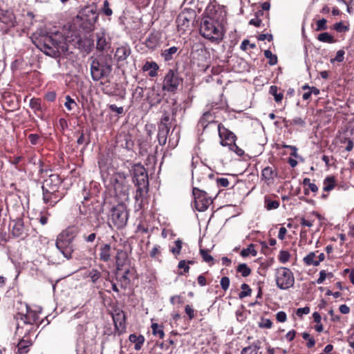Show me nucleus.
<instances>
[{
	"instance_id": "nucleus-1",
	"label": "nucleus",
	"mask_w": 354,
	"mask_h": 354,
	"mask_svg": "<svg viewBox=\"0 0 354 354\" xmlns=\"http://www.w3.org/2000/svg\"><path fill=\"white\" fill-rule=\"evenodd\" d=\"M40 49L48 56L59 57L68 50L66 39L58 32L46 35L40 41Z\"/></svg>"
},
{
	"instance_id": "nucleus-2",
	"label": "nucleus",
	"mask_w": 354,
	"mask_h": 354,
	"mask_svg": "<svg viewBox=\"0 0 354 354\" xmlns=\"http://www.w3.org/2000/svg\"><path fill=\"white\" fill-rule=\"evenodd\" d=\"M77 234V228L68 227L63 230L56 240L55 245L66 259H71L75 250L73 241Z\"/></svg>"
},
{
	"instance_id": "nucleus-3",
	"label": "nucleus",
	"mask_w": 354,
	"mask_h": 354,
	"mask_svg": "<svg viewBox=\"0 0 354 354\" xmlns=\"http://www.w3.org/2000/svg\"><path fill=\"white\" fill-rule=\"evenodd\" d=\"M113 59L110 55H102L94 59L91 64V73L93 80H102L111 73L112 71Z\"/></svg>"
},
{
	"instance_id": "nucleus-4",
	"label": "nucleus",
	"mask_w": 354,
	"mask_h": 354,
	"mask_svg": "<svg viewBox=\"0 0 354 354\" xmlns=\"http://www.w3.org/2000/svg\"><path fill=\"white\" fill-rule=\"evenodd\" d=\"M201 35L211 41H219L223 39V28L219 23L209 17L202 19L200 27Z\"/></svg>"
},
{
	"instance_id": "nucleus-5",
	"label": "nucleus",
	"mask_w": 354,
	"mask_h": 354,
	"mask_svg": "<svg viewBox=\"0 0 354 354\" xmlns=\"http://www.w3.org/2000/svg\"><path fill=\"white\" fill-rule=\"evenodd\" d=\"M111 186L113 187L115 196L122 201L129 199V184L124 173H115L110 179Z\"/></svg>"
},
{
	"instance_id": "nucleus-6",
	"label": "nucleus",
	"mask_w": 354,
	"mask_h": 354,
	"mask_svg": "<svg viewBox=\"0 0 354 354\" xmlns=\"http://www.w3.org/2000/svg\"><path fill=\"white\" fill-rule=\"evenodd\" d=\"M276 283L281 290H287L293 286L295 278L292 272L287 268H280L276 271Z\"/></svg>"
},
{
	"instance_id": "nucleus-7",
	"label": "nucleus",
	"mask_w": 354,
	"mask_h": 354,
	"mask_svg": "<svg viewBox=\"0 0 354 354\" xmlns=\"http://www.w3.org/2000/svg\"><path fill=\"white\" fill-rule=\"evenodd\" d=\"M133 178L138 186L137 194L136 198L138 199V193H141L143 188L148 186V175L145 168L141 165H136L134 166L133 169Z\"/></svg>"
},
{
	"instance_id": "nucleus-8",
	"label": "nucleus",
	"mask_w": 354,
	"mask_h": 354,
	"mask_svg": "<svg viewBox=\"0 0 354 354\" xmlns=\"http://www.w3.org/2000/svg\"><path fill=\"white\" fill-rule=\"evenodd\" d=\"M192 194L194 198V206L198 212L205 211L212 203L210 198L207 196L205 192L194 187Z\"/></svg>"
},
{
	"instance_id": "nucleus-9",
	"label": "nucleus",
	"mask_w": 354,
	"mask_h": 354,
	"mask_svg": "<svg viewBox=\"0 0 354 354\" xmlns=\"http://www.w3.org/2000/svg\"><path fill=\"white\" fill-rule=\"evenodd\" d=\"M111 218L115 226L118 228L126 225L128 216L125 207L123 205H118L112 209Z\"/></svg>"
},
{
	"instance_id": "nucleus-10",
	"label": "nucleus",
	"mask_w": 354,
	"mask_h": 354,
	"mask_svg": "<svg viewBox=\"0 0 354 354\" xmlns=\"http://www.w3.org/2000/svg\"><path fill=\"white\" fill-rule=\"evenodd\" d=\"M61 183V179L57 174H51L46 178L42 185L43 194H53L58 191L59 186ZM47 199V198L46 197Z\"/></svg>"
},
{
	"instance_id": "nucleus-11",
	"label": "nucleus",
	"mask_w": 354,
	"mask_h": 354,
	"mask_svg": "<svg viewBox=\"0 0 354 354\" xmlns=\"http://www.w3.org/2000/svg\"><path fill=\"white\" fill-rule=\"evenodd\" d=\"M219 124L214 120V116L210 111H206L200 118L198 123V130L205 131L208 128L216 131Z\"/></svg>"
},
{
	"instance_id": "nucleus-12",
	"label": "nucleus",
	"mask_w": 354,
	"mask_h": 354,
	"mask_svg": "<svg viewBox=\"0 0 354 354\" xmlns=\"http://www.w3.org/2000/svg\"><path fill=\"white\" fill-rule=\"evenodd\" d=\"M216 130L218 131L221 139L220 143L222 146L229 147L236 141V136L234 133L226 129L221 124H219Z\"/></svg>"
},
{
	"instance_id": "nucleus-13",
	"label": "nucleus",
	"mask_w": 354,
	"mask_h": 354,
	"mask_svg": "<svg viewBox=\"0 0 354 354\" xmlns=\"http://www.w3.org/2000/svg\"><path fill=\"white\" fill-rule=\"evenodd\" d=\"M183 80L177 72L170 69L165 77L162 88H176L182 83Z\"/></svg>"
},
{
	"instance_id": "nucleus-14",
	"label": "nucleus",
	"mask_w": 354,
	"mask_h": 354,
	"mask_svg": "<svg viewBox=\"0 0 354 354\" xmlns=\"http://www.w3.org/2000/svg\"><path fill=\"white\" fill-rule=\"evenodd\" d=\"M160 34L158 32H152L151 33L147 39L145 41L146 46L149 49H154L156 48L159 44L160 41Z\"/></svg>"
},
{
	"instance_id": "nucleus-15",
	"label": "nucleus",
	"mask_w": 354,
	"mask_h": 354,
	"mask_svg": "<svg viewBox=\"0 0 354 354\" xmlns=\"http://www.w3.org/2000/svg\"><path fill=\"white\" fill-rule=\"evenodd\" d=\"M178 55V48L176 46L170 47L168 49L162 50L160 56L165 62L173 60Z\"/></svg>"
},
{
	"instance_id": "nucleus-16",
	"label": "nucleus",
	"mask_w": 354,
	"mask_h": 354,
	"mask_svg": "<svg viewBox=\"0 0 354 354\" xmlns=\"http://www.w3.org/2000/svg\"><path fill=\"white\" fill-rule=\"evenodd\" d=\"M131 54V48L128 46L118 47L115 53V57L118 62L125 60Z\"/></svg>"
},
{
	"instance_id": "nucleus-17",
	"label": "nucleus",
	"mask_w": 354,
	"mask_h": 354,
	"mask_svg": "<svg viewBox=\"0 0 354 354\" xmlns=\"http://www.w3.org/2000/svg\"><path fill=\"white\" fill-rule=\"evenodd\" d=\"M159 66L155 62H146L142 66L143 71L148 72L150 77H153L158 75Z\"/></svg>"
},
{
	"instance_id": "nucleus-18",
	"label": "nucleus",
	"mask_w": 354,
	"mask_h": 354,
	"mask_svg": "<svg viewBox=\"0 0 354 354\" xmlns=\"http://www.w3.org/2000/svg\"><path fill=\"white\" fill-rule=\"evenodd\" d=\"M46 193L43 194V200L45 203L49 204L51 206H54L56 203H57L62 198V196L59 194V192H55L53 194H46Z\"/></svg>"
},
{
	"instance_id": "nucleus-19",
	"label": "nucleus",
	"mask_w": 354,
	"mask_h": 354,
	"mask_svg": "<svg viewBox=\"0 0 354 354\" xmlns=\"http://www.w3.org/2000/svg\"><path fill=\"white\" fill-rule=\"evenodd\" d=\"M13 225L12 227V234L16 237H19L24 234V223L21 219L13 221Z\"/></svg>"
},
{
	"instance_id": "nucleus-20",
	"label": "nucleus",
	"mask_w": 354,
	"mask_h": 354,
	"mask_svg": "<svg viewBox=\"0 0 354 354\" xmlns=\"http://www.w3.org/2000/svg\"><path fill=\"white\" fill-rule=\"evenodd\" d=\"M113 319L115 328L119 330H122L125 328V316L123 313H119L113 315Z\"/></svg>"
},
{
	"instance_id": "nucleus-21",
	"label": "nucleus",
	"mask_w": 354,
	"mask_h": 354,
	"mask_svg": "<svg viewBox=\"0 0 354 354\" xmlns=\"http://www.w3.org/2000/svg\"><path fill=\"white\" fill-rule=\"evenodd\" d=\"M261 341L258 339L252 345L244 348L241 351V354H258V351L261 348Z\"/></svg>"
},
{
	"instance_id": "nucleus-22",
	"label": "nucleus",
	"mask_w": 354,
	"mask_h": 354,
	"mask_svg": "<svg viewBox=\"0 0 354 354\" xmlns=\"http://www.w3.org/2000/svg\"><path fill=\"white\" fill-rule=\"evenodd\" d=\"M261 175L263 178L265 179L268 183H270L272 182L277 176V173L272 167H266L262 170Z\"/></svg>"
},
{
	"instance_id": "nucleus-23",
	"label": "nucleus",
	"mask_w": 354,
	"mask_h": 354,
	"mask_svg": "<svg viewBox=\"0 0 354 354\" xmlns=\"http://www.w3.org/2000/svg\"><path fill=\"white\" fill-rule=\"evenodd\" d=\"M147 93V100L151 105L156 104L160 102L161 96L157 93V90H148Z\"/></svg>"
},
{
	"instance_id": "nucleus-24",
	"label": "nucleus",
	"mask_w": 354,
	"mask_h": 354,
	"mask_svg": "<svg viewBox=\"0 0 354 354\" xmlns=\"http://www.w3.org/2000/svg\"><path fill=\"white\" fill-rule=\"evenodd\" d=\"M111 245L109 244H105L100 248V259L106 262L111 259Z\"/></svg>"
},
{
	"instance_id": "nucleus-25",
	"label": "nucleus",
	"mask_w": 354,
	"mask_h": 354,
	"mask_svg": "<svg viewBox=\"0 0 354 354\" xmlns=\"http://www.w3.org/2000/svg\"><path fill=\"white\" fill-rule=\"evenodd\" d=\"M169 127H158V140L160 145H165L167 142Z\"/></svg>"
},
{
	"instance_id": "nucleus-26",
	"label": "nucleus",
	"mask_w": 354,
	"mask_h": 354,
	"mask_svg": "<svg viewBox=\"0 0 354 354\" xmlns=\"http://www.w3.org/2000/svg\"><path fill=\"white\" fill-rule=\"evenodd\" d=\"M129 339L131 342L135 344L134 348L136 351H138L141 348L142 345L145 342V337L141 335L138 336L135 334H131Z\"/></svg>"
},
{
	"instance_id": "nucleus-27",
	"label": "nucleus",
	"mask_w": 354,
	"mask_h": 354,
	"mask_svg": "<svg viewBox=\"0 0 354 354\" xmlns=\"http://www.w3.org/2000/svg\"><path fill=\"white\" fill-rule=\"evenodd\" d=\"M189 19L185 13L180 14L176 19L178 26L184 30L185 28L189 27Z\"/></svg>"
},
{
	"instance_id": "nucleus-28",
	"label": "nucleus",
	"mask_w": 354,
	"mask_h": 354,
	"mask_svg": "<svg viewBox=\"0 0 354 354\" xmlns=\"http://www.w3.org/2000/svg\"><path fill=\"white\" fill-rule=\"evenodd\" d=\"M77 142L79 145H84L86 147L90 143V134L88 132L84 133L82 131L77 138Z\"/></svg>"
},
{
	"instance_id": "nucleus-29",
	"label": "nucleus",
	"mask_w": 354,
	"mask_h": 354,
	"mask_svg": "<svg viewBox=\"0 0 354 354\" xmlns=\"http://www.w3.org/2000/svg\"><path fill=\"white\" fill-rule=\"evenodd\" d=\"M316 254L315 252H310L307 256L304 258V262L307 266H317L319 265V261L316 259Z\"/></svg>"
},
{
	"instance_id": "nucleus-30",
	"label": "nucleus",
	"mask_w": 354,
	"mask_h": 354,
	"mask_svg": "<svg viewBox=\"0 0 354 354\" xmlns=\"http://www.w3.org/2000/svg\"><path fill=\"white\" fill-rule=\"evenodd\" d=\"M335 185V180L333 176H328L324 180V190L325 192H329L332 190Z\"/></svg>"
},
{
	"instance_id": "nucleus-31",
	"label": "nucleus",
	"mask_w": 354,
	"mask_h": 354,
	"mask_svg": "<svg viewBox=\"0 0 354 354\" xmlns=\"http://www.w3.org/2000/svg\"><path fill=\"white\" fill-rule=\"evenodd\" d=\"M319 41L333 44L335 42L334 37L327 32L319 34L317 37Z\"/></svg>"
},
{
	"instance_id": "nucleus-32",
	"label": "nucleus",
	"mask_w": 354,
	"mask_h": 354,
	"mask_svg": "<svg viewBox=\"0 0 354 354\" xmlns=\"http://www.w3.org/2000/svg\"><path fill=\"white\" fill-rule=\"evenodd\" d=\"M86 276L91 279L92 283H95L100 279L101 272L96 269H92L88 272Z\"/></svg>"
},
{
	"instance_id": "nucleus-33",
	"label": "nucleus",
	"mask_w": 354,
	"mask_h": 354,
	"mask_svg": "<svg viewBox=\"0 0 354 354\" xmlns=\"http://www.w3.org/2000/svg\"><path fill=\"white\" fill-rule=\"evenodd\" d=\"M279 202L278 201H271L268 196L265 197V207L268 210H272L278 208Z\"/></svg>"
},
{
	"instance_id": "nucleus-34",
	"label": "nucleus",
	"mask_w": 354,
	"mask_h": 354,
	"mask_svg": "<svg viewBox=\"0 0 354 354\" xmlns=\"http://www.w3.org/2000/svg\"><path fill=\"white\" fill-rule=\"evenodd\" d=\"M236 270L244 277H246L251 274V269L245 263L239 264Z\"/></svg>"
},
{
	"instance_id": "nucleus-35",
	"label": "nucleus",
	"mask_w": 354,
	"mask_h": 354,
	"mask_svg": "<svg viewBox=\"0 0 354 354\" xmlns=\"http://www.w3.org/2000/svg\"><path fill=\"white\" fill-rule=\"evenodd\" d=\"M242 291L239 294V299H243L245 297H248L252 293V289L247 283H243L241 286Z\"/></svg>"
},
{
	"instance_id": "nucleus-36",
	"label": "nucleus",
	"mask_w": 354,
	"mask_h": 354,
	"mask_svg": "<svg viewBox=\"0 0 354 354\" xmlns=\"http://www.w3.org/2000/svg\"><path fill=\"white\" fill-rule=\"evenodd\" d=\"M152 333L154 335H158L160 338H163L165 333L160 326H159L156 323H153L151 324Z\"/></svg>"
},
{
	"instance_id": "nucleus-37",
	"label": "nucleus",
	"mask_w": 354,
	"mask_h": 354,
	"mask_svg": "<svg viewBox=\"0 0 354 354\" xmlns=\"http://www.w3.org/2000/svg\"><path fill=\"white\" fill-rule=\"evenodd\" d=\"M264 56L269 59L268 63L270 65H275L277 63V55L272 54L270 50H266L264 51Z\"/></svg>"
},
{
	"instance_id": "nucleus-38",
	"label": "nucleus",
	"mask_w": 354,
	"mask_h": 354,
	"mask_svg": "<svg viewBox=\"0 0 354 354\" xmlns=\"http://www.w3.org/2000/svg\"><path fill=\"white\" fill-rule=\"evenodd\" d=\"M241 254L243 257H248L250 254H251L253 257H255L257 255V252L254 249V245L250 244L246 249H243L241 251Z\"/></svg>"
},
{
	"instance_id": "nucleus-39",
	"label": "nucleus",
	"mask_w": 354,
	"mask_h": 354,
	"mask_svg": "<svg viewBox=\"0 0 354 354\" xmlns=\"http://www.w3.org/2000/svg\"><path fill=\"white\" fill-rule=\"evenodd\" d=\"M29 345L24 340L19 342L17 344V352L19 354H25L28 351Z\"/></svg>"
},
{
	"instance_id": "nucleus-40",
	"label": "nucleus",
	"mask_w": 354,
	"mask_h": 354,
	"mask_svg": "<svg viewBox=\"0 0 354 354\" xmlns=\"http://www.w3.org/2000/svg\"><path fill=\"white\" fill-rule=\"evenodd\" d=\"M120 255H122V257L124 258H127L126 252H123L122 250H120L118 252L117 255L115 257L117 271L121 270L122 268L124 266V263H120Z\"/></svg>"
},
{
	"instance_id": "nucleus-41",
	"label": "nucleus",
	"mask_w": 354,
	"mask_h": 354,
	"mask_svg": "<svg viewBox=\"0 0 354 354\" xmlns=\"http://www.w3.org/2000/svg\"><path fill=\"white\" fill-rule=\"evenodd\" d=\"M131 272V270L130 269H127L125 270L124 274L121 277V282H122V287H124L125 288L127 286H128L130 282H131V280L129 277V274H130Z\"/></svg>"
},
{
	"instance_id": "nucleus-42",
	"label": "nucleus",
	"mask_w": 354,
	"mask_h": 354,
	"mask_svg": "<svg viewBox=\"0 0 354 354\" xmlns=\"http://www.w3.org/2000/svg\"><path fill=\"white\" fill-rule=\"evenodd\" d=\"M30 106L35 111L41 109V100L37 98H32L30 101Z\"/></svg>"
},
{
	"instance_id": "nucleus-43",
	"label": "nucleus",
	"mask_w": 354,
	"mask_h": 354,
	"mask_svg": "<svg viewBox=\"0 0 354 354\" xmlns=\"http://www.w3.org/2000/svg\"><path fill=\"white\" fill-rule=\"evenodd\" d=\"M327 21L325 19H319L317 21L316 25V31L325 30L328 28L326 25Z\"/></svg>"
},
{
	"instance_id": "nucleus-44",
	"label": "nucleus",
	"mask_w": 354,
	"mask_h": 354,
	"mask_svg": "<svg viewBox=\"0 0 354 354\" xmlns=\"http://www.w3.org/2000/svg\"><path fill=\"white\" fill-rule=\"evenodd\" d=\"M200 253L204 261L207 263H210L213 261V257L210 254H209L208 252L206 250L201 249Z\"/></svg>"
},
{
	"instance_id": "nucleus-45",
	"label": "nucleus",
	"mask_w": 354,
	"mask_h": 354,
	"mask_svg": "<svg viewBox=\"0 0 354 354\" xmlns=\"http://www.w3.org/2000/svg\"><path fill=\"white\" fill-rule=\"evenodd\" d=\"M344 54H345V52L344 50H339L336 53L335 57L334 59H330V62L333 63L334 62H343V60L344 59Z\"/></svg>"
},
{
	"instance_id": "nucleus-46",
	"label": "nucleus",
	"mask_w": 354,
	"mask_h": 354,
	"mask_svg": "<svg viewBox=\"0 0 354 354\" xmlns=\"http://www.w3.org/2000/svg\"><path fill=\"white\" fill-rule=\"evenodd\" d=\"M279 90H270V93L272 95L274 96V100L276 102H281L283 95L281 92H278Z\"/></svg>"
},
{
	"instance_id": "nucleus-47",
	"label": "nucleus",
	"mask_w": 354,
	"mask_h": 354,
	"mask_svg": "<svg viewBox=\"0 0 354 354\" xmlns=\"http://www.w3.org/2000/svg\"><path fill=\"white\" fill-rule=\"evenodd\" d=\"M229 149L230 151H232L236 153V154H237L239 156H241L243 153H244V151L239 148L234 142H233L231 145H230L229 147Z\"/></svg>"
},
{
	"instance_id": "nucleus-48",
	"label": "nucleus",
	"mask_w": 354,
	"mask_h": 354,
	"mask_svg": "<svg viewBox=\"0 0 354 354\" xmlns=\"http://www.w3.org/2000/svg\"><path fill=\"white\" fill-rule=\"evenodd\" d=\"M169 114L167 113H165L164 115L162 116V119H161V121H160V123L159 124V127H169Z\"/></svg>"
},
{
	"instance_id": "nucleus-49",
	"label": "nucleus",
	"mask_w": 354,
	"mask_h": 354,
	"mask_svg": "<svg viewBox=\"0 0 354 354\" xmlns=\"http://www.w3.org/2000/svg\"><path fill=\"white\" fill-rule=\"evenodd\" d=\"M160 255V246L158 245H154L150 252V257L153 259L158 258Z\"/></svg>"
},
{
	"instance_id": "nucleus-50",
	"label": "nucleus",
	"mask_w": 354,
	"mask_h": 354,
	"mask_svg": "<svg viewBox=\"0 0 354 354\" xmlns=\"http://www.w3.org/2000/svg\"><path fill=\"white\" fill-rule=\"evenodd\" d=\"M182 245H183V243L181 241V240L180 239H177L176 241H175V245L176 247L175 248H173L171 250V252L174 254H180V250H181V248H182Z\"/></svg>"
},
{
	"instance_id": "nucleus-51",
	"label": "nucleus",
	"mask_w": 354,
	"mask_h": 354,
	"mask_svg": "<svg viewBox=\"0 0 354 354\" xmlns=\"http://www.w3.org/2000/svg\"><path fill=\"white\" fill-rule=\"evenodd\" d=\"M327 275H329L330 277L333 276L332 273L327 274L325 270H321L319 272V277L317 280V284H321L324 282V281L326 279Z\"/></svg>"
},
{
	"instance_id": "nucleus-52",
	"label": "nucleus",
	"mask_w": 354,
	"mask_h": 354,
	"mask_svg": "<svg viewBox=\"0 0 354 354\" xmlns=\"http://www.w3.org/2000/svg\"><path fill=\"white\" fill-rule=\"evenodd\" d=\"M220 283L222 289L227 290L230 286V279L227 277H223L221 278Z\"/></svg>"
},
{
	"instance_id": "nucleus-53",
	"label": "nucleus",
	"mask_w": 354,
	"mask_h": 354,
	"mask_svg": "<svg viewBox=\"0 0 354 354\" xmlns=\"http://www.w3.org/2000/svg\"><path fill=\"white\" fill-rule=\"evenodd\" d=\"M103 12L106 16H111L113 14L112 10L109 8V3L107 0L104 1L103 4Z\"/></svg>"
},
{
	"instance_id": "nucleus-54",
	"label": "nucleus",
	"mask_w": 354,
	"mask_h": 354,
	"mask_svg": "<svg viewBox=\"0 0 354 354\" xmlns=\"http://www.w3.org/2000/svg\"><path fill=\"white\" fill-rule=\"evenodd\" d=\"M291 124L295 125H299L300 127H304L306 125V122L304 119L300 117H295L292 119Z\"/></svg>"
},
{
	"instance_id": "nucleus-55",
	"label": "nucleus",
	"mask_w": 354,
	"mask_h": 354,
	"mask_svg": "<svg viewBox=\"0 0 354 354\" xmlns=\"http://www.w3.org/2000/svg\"><path fill=\"white\" fill-rule=\"evenodd\" d=\"M96 45H97V48L98 50H104L106 45V39L104 37L98 38Z\"/></svg>"
},
{
	"instance_id": "nucleus-56",
	"label": "nucleus",
	"mask_w": 354,
	"mask_h": 354,
	"mask_svg": "<svg viewBox=\"0 0 354 354\" xmlns=\"http://www.w3.org/2000/svg\"><path fill=\"white\" fill-rule=\"evenodd\" d=\"M310 313V308L308 306L304 308H299L297 310V315L299 317H302L303 315H308Z\"/></svg>"
},
{
	"instance_id": "nucleus-57",
	"label": "nucleus",
	"mask_w": 354,
	"mask_h": 354,
	"mask_svg": "<svg viewBox=\"0 0 354 354\" xmlns=\"http://www.w3.org/2000/svg\"><path fill=\"white\" fill-rule=\"evenodd\" d=\"M290 254L287 251H281L279 254V260L282 263H286L289 260Z\"/></svg>"
},
{
	"instance_id": "nucleus-58",
	"label": "nucleus",
	"mask_w": 354,
	"mask_h": 354,
	"mask_svg": "<svg viewBox=\"0 0 354 354\" xmlns=\"http://www.w3.org/2000/svg\"><path fill=\"white\" fill-rule=\"evenodd\" d=\"M277 320L279 322H284L287 319V316L285 312L279 311L276 315Z\"/></svg>"
},
{
	"instance_id": "nucleus-59",
	"label": "nucleus",
	"mask_w": 354,
	"mask_h": 354,
	"mask_svg": "<svg viewBox=\"0 0 354 354\" xmlns=\"http://www.w3.org/2000/svg\"><path fill=\"white\" fill-rule=\"evenodd\" d=\"M334 28L338 32H345L348 30L342 22L336 23L334 26Z\"/></svg>"
},
{
	"instance_id": "nucleus-60",
	"label": "nucleus",
	"mask_w": 354,
	"mask_h": 354,
	"mask_svg": "<svg viewBox=\"0 0 354 354\" xmlns=\"http://www.w3.org/2000/svg\"><path fill=\"white\" fill-rule=\"evenodd\" d=\"M185 311L189 319H192L194 317V310L189 305L185 306Z\"/></svg>"
},
{
	"instance_id": "nucleus-61",
	"label": "nucleus",
	"mask_w": 354,
	"mask_h": 354,
	"mask_svg": "<svg viewBox=\"0 0 354 354\" xmlns=\"http://www.w3.org/2000/svg\"><path fill=\"white\" fill-rule=\"evenodd\" d=\"M73 104H76L75 102L71 99L68 95L66 96V102H65V106L69 111L73 109Z\"/></svg>"
},
{
	"instance_id": "nucleus-62",
	"label": "nucleus",
	"mask_w": 354,
	"mask_h": 354,
	"mask_svg": "<svg viewBox=\"0 0 354 354\" xmlns=\"http://www.w3.org/2000/svg\"><path fill=\"white\" fill-rule=\"evenodd\" d=\"M312 93H313L315 95H317L319 94V90H310V91L305 93L303 95V99L304 100H308L311 96Z\"/></svg>"
},
{
	"instance_id": "nucleus-63",
	"label": "nucleus",
	"mask_w": 354,
	"mask_h": 354,
	"mask_svg": "<svg viewBox=\"0 0 354 354\" xmlns=\"http://www.w3.org/2000/svg\"><path fill=\"white\" fill-rule=\"evenodd\" d=\"M345 6H346L348 12L352 13L354 12V0H348Z\"/></svg>"
},
{
	"instance_id": "nucleus-64",
	"label": "nucleus",
	"mask_w": 354,
	"mask_h": 354,
	"mask_svg": "<svg viewBox=\"0 0 354 354\" xmlns=\"http://www.w3.org/2000/svg\"><path fill=\"white\" fill-rule=\"evenodd\" d=\"M217 183L218 184L223 187H226L229 185L230 184V182L228 180L227 178H218L217 180Z\"/></svg>"
}]
</instances>
